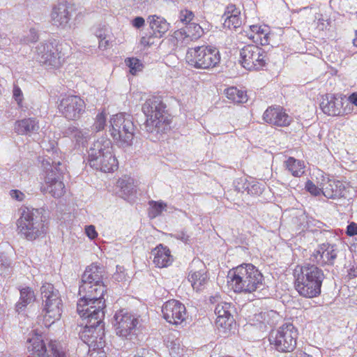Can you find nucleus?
Here are the masks:
<instances>
[{
	"instance_id": "obj_1",
	"label": "nucleus",
	"mask_w": 357,
	"mask_h": 357,
	"mask_svg": "<svg viewBox=\"0 0 357 357\" xmlns=\"http://www.w3.org/2000/svg\"><path fill=\"white\" fill-rule=\"evenodd\" d=\"M77 301V311L79 316L86 321V325L82 332L80 338L87 344H94L98 347L104 346V326L105 300L104 296L98 294L83 293Z\"/></svg>"
},
{
	"instance_id": "obj_2",
	"label": "nucleus",
	"mask_w": 357,
	"mask_h": 357,
	"mask_svg": "<svg viewBox=\"0 0 357 357\" xmlns=\"http://www.w3.org/2000/svg\"><path fill=\"white\" fill-rule=\"evenodd\" d=\"M228 283L236 293H252L262 289L264 278L261 273L251 264H243L228 273Z\"/></svg>"
},
{
	"instance_id": "obj_3",
	"label": "nucleus",
	"mask_w": 357,
	"mask_h": 357,
	"mask_svg": "<svg viewBox=\"0 0 357 357\" xmlns=\"http://www.w3.org/2000/svg\"><path fill=\"white\" fill-rule=\"evenodd\" d=\"M294 277L295 289L301 296L312 298L320 295L325 278L321 268L314 264H306L295 269Z\"/></svg>"
},
{
	"instance_id": "obj_4",
	"label": "nucleus",
	"mask_w": 357,
	"mask_h": 357,
	"mask_svg": "<svg viewBox=\"0 0 357 357\" xmlns=\"http://www.w3.org/2000/svg\"><path fill=\"white\" fill-rule=\"evenodd\" d=\"M165 107L160 97L151 98L142 105V112L146 116L144 128L151 140L158 139L170 128L168 119L164 116Z\"/></svg>"
},
{
	"instance_id": "obj_5",
	"label": "nucleus",
	"mask_w": 357,
	"mask_h": 357,
	"mask_svg": "<svg viewBox=\"0 0 357 357\" xmlns=\"http://www.w3.org/2000/svg\"><path fill=\"white\" fill-rule=\"evenodd\" d=\"M49 155H45L42 164L46 169L45 184L40 190L43 193H49L55 198H59L65 192V185L62 181V174L66 170L65 165L61 163L58 155L54 157V151L47 150Z\"/></svg>"
},
{
	"instance_id": "obj_6",
	"label": "nucleus",
	"mask_w": 357,
	"mask_h": 357,
	"mask_svg": "<svg viewBox=\"0 0 357 357\" xmlns=\"http://www.w3.org/2000/svg\"><path fill=\"white\" fill-rule=\"evenodd\" d=\"M45 222L40 209L25 207L17 221V232L22 238L34 241L46 234L48 227Z\"/></svg>"
},
{
	"instance_id": "obj_7",
	"label": "nucleus",
	"mask_w": 357,
	"mask_h": 357,
	"mask_svg": "<svg viewBox=\"0 0 357 357\" xmlns=\"http://www.w3.org/2000/svg\"><path fill=\"white\" fill-rule=\"evenodd\" d=\"M109 131L119 146L126 148L132 146L136 133L133 117L126 113L112 116Z\"/></svg>"
},
{
	"instance_id": "obj_8",
	"label": "nucleus",
	"mask_w": 357,
	"mask_h": 357,
	"mask_svg": "<svg viewBox=\"0 0 357 357\" xmlns=\"http://www.w3.org/2000/svg\"><path fill=\"white\" fill-rule=\"evenodd\" d=\"M40 291L42 314L45 325L50 326L60 319L63 311V302L59 291L50 283L43 284Z\"/></svg>"
},
{
	"instance_id": "obj_9",
	"label": "nucleus",
	"mask_w": 357,
	"mask_h": 357,
	"mask_svg": "<svg viewBox=\"0 0 357 357\" xmlns=\"http://www.w3.org/2000/svg\"><path fill=\"white\" fill-rule=\"evenodd\" d=\"M185 60L190 66L205 70L215 67L220 61V56L216 48L202 45L188 48Z\"/></svg>"
},
{
	"instance_id": "obj_10",
	"label": "nucleus",
	"mask_w": 357,
	"mask_h": 357,
	"mask_svg": "<svg viewBox=\"0 0 357 357\" xmlns=\"http://www.w3.org/2000/svg\"><path fill=\"white\" fill-rule=\"evenodd\" d=\"M298 331L291 324H285L277 329L272 330L268 336L271 348L287 353L293 351L296 347Z\"/></svg>"
},
{
	"instance_id": "obj_11",
	"label": "nucleus",
	"mask_w": 357,
	"mask_h": 357,
	"mask_svg": "<svg viewBox=\"0 0 357 357\" xmlns=\"http://www.w3.org/2000/svg\"><path fill=\"white\" fill-rule=\"evenodd\" d=\"M105 270L103 266L91 264L88 266L82 277V284L79 287L78 294L83 293L98 294L104 296L106 292L105 286L102 283Z\"/></svg>"
},
{
	"instance_id": "obj_12",
	"label": "nucleus",
	"mask_w": 357,
	"mask_h": 357,
	"mask_svg": "<svg viewBox=\"0 0 357 357\" xmlns=\"http://www.w3.org/2000/svg\"><path fill=\"white\" fill-rule=\"evenodd\" d=\"M36 59L43 65L50 68H59L64 61V54L61 47L55 40L40 43L35 48Z\"/></svg>"
},
{
	"instance_id": "obj_13",
	"label": "nucleus",
	"mask_w": 357,
	"mask_h": 357,
	"mask_svg": "<svg viewBox=\"0 0 357 357\" xmlns=\"http://www.w3.org/2000/svg\"><path fill=\"white\" fill-rule=\"evenodd\" d=\"M240 62L248 70H259L266 67L268 57L267 52L261 47L248 45L240 51Z\"/></svg>"
},
{
	"instance_id": "obj_14",
	"label": "nucleus",
	"mask_w": 357,
	"mask_h": 357,
	"mask_svg": "<svg viewBox=\"0 0 357 357\" xmlns=\"http://www.w3.org/2000/svg\"><path fill=\"white\" fill-rule=\"evenodd\" d=\"M139 319L135 315L124 310L117 312L113 321L117 335L128 340H132L136 335Z\"/></svg>"
},
{
	"instance_id": "obj_15",
	"label": "nucleus",
	"mask_w": 357,
	"mask_h": 357,
	"mask_svg": "<svg viewBox=\"0 0 357 357\" xmlns=\"http://www.w3.org/2000/svg\"><path fill=\"white\" fill-rule=\"evenodd\" d=\"M86 104L78 96L62 98L58 105L59 112L68 120H77L85 112Z\"/></svg>"
},
{
	"instance_id": "obj_16",
	"label": "nucleus",
	"mask_w": 357,
	"mask_h": 357,
	"mask_svg": "<svg viewBox=\"0 0 357 357\" xmlns=\"http://www.w3.org/2000/svg\"><path fill=\"white\" fill-rule=\"evenodd\" d=\"M163 318L170 324H181L186 317L185 306L179 301L172 299L165 302L162 307Z\"/></svg>"
},
{
	"instance_id": "obj_17",
	"label": "nucleus",
	"mask_w": 357,
	"mask_h": 357,
	"mask_svg": "<svg viewBox=\"0 0 357 357\" xmlns=\"http://www.w3.org/2000/svg\"><path fill=\"white\" fill-rule=\"evenodd\" d=\"M73 16V7L67 2H60L54 5L51 12L52 25L61 29L70 27V22Z\"/></svg>"
},
{
	"instance_id": "obj_18",
	"label": "nucleus",
	"mask_w": 357,
	"mask_h": 357,
	"mask_svg": "<svg viewBox=\"0 0 357 357\" xmlns=\"http://www.w3.org/2000/svg\"><path fill=\"white\" fill-rule=\"evenodd\" d=\"M263 118L266 123L280 127L287 126L292 121V118L280 107H269L264 112Z\"/></svg>"
},
{
	"instance_id": "obj_19",
	"label": "nucleus",
	"mask_w": 357,
	"mask_h": 357,
	"mask_svg": "<svg viewBox=\"0 0 357 357\" xmlns=\"http://www.w3.org/2000/svg\"><path fill=\"white\" fill-rule=\"evenodd\" d=\"M342 98L333 94H326L322 97L320 108L328 116H339L344 114Z\"/></svg>"
},
{
	"instance_id": "obj_20",
	"label": "nucleus",
	"mask_w": 357,
	"mask_h": 357,
	"mask_svg": "<svg viewBox=\"0 0 357 357\" xmlns=\"http://www.w3.org/2000/svg\"><path fill=\"white\" fill-rule=\"evenodd\" d=\"M89 163L93 169L103 172H112L118 168V161L113 149L109 152H105V155L101 158H96Z\"/></svg>"
},
{
	"instance_id": "obj_21",
	"label": "nucleus",
	"mask_w": 357,
	"mask_h": 357,
	"mask_svg": "<svg viewBox=\"0 0 357 357\" xmlns=\"http://www.w3.org/2000/svg\"><path fill=\"white\" fill-rule=\"evenodd\" d=\"M337 251L335 245L323 243L313 253L312 257L321 265H333L337 257Z\"/></svg>"
},
{
	"instance_id": "obj_22",
	"label": "nucleus",
	"mask_w": 357,
	"mask_h": 357,
	"mask_svg": "<svg viewBox=\"0 0 357 357\" xmlns=\"http://www.w3.org/2000/svg\"><path fill=\"white\" fill-rule=\"evenodd\" d=\"M231 305L228 303H218L215 308L216 314L215 324L218 328L229 330L234 323V318L231 314Z\"/></svg>"
},
{
	"instance_id": "obj_23",
	"label": "nucleus",
	"mask_w": 357,
	"mask_h": 357,
	"mask_svg": "<svg viewBox=\"0 0 357 357\" xmlns=\"http://www.w3.org/2000/svg\"><path fill=\"white\" fill-rule=\"evenodd\" d=\"M26 344L29 352L27 357H50L40 335L29 334Z\"/></svg>"
},
{
	"instance_id": "obj_24",
	"label": "nucleus",
	"mask_w": 357,
	"mask_h": 357,
	"mask_svg": "<svg viewBox=\"0 0 357 357\" xmlns=\"http://www.w3.org/2000/svg\"><path fill=\"white\" fill-rule=\"evenodd\" d=\"M113 149V145L110 139L102 137L96 141L89 151V162L98 159L105 155V152H109Z\"/></svg>"
},
{
	"instance_id": "obj_25",
	"label": "nucleus",
	"mask_w": 357,
	"mask_h": 357,
	"mask_svg": "<svg viewBox=\"0 0 357 357\" xmlns=\"http://www.w3.org/2000/svg\"><path fill=\"white\" fill-rule=\"evenodd\" d=\"M202 266L199 270L192 269L188 274V280L192 288L197 291L203 289L208 280L207 271L204 264L199 263Z\"/></svg>"
},
{
	"instance_id": "obj_26",
	"label": "nucleus",
	"mask_w": 357,
	"mask_h": 357,
	"mask_svg": "<svg viewBox=\"0 0 357 357\" xmlns=\"http://www.w3.org/2000/svg\"><path fill=\"white\" fill-rule=\"evenodd\" d=\"M345 188L340 181L330 180L323 184L321 193L328 199H336L344 196Z\"/></svg>"
},
{
	"instance_id": "obj_27",
	"label": "nucleus",
	"mask_w": 357,
	"mask_h": 357,
	"mask_svg": "<svg viewBox=\"0 0 357 357\" xmlns=\"http://www.w3.org/2000/svg\"><path fill=\"white\" fill-rule=\"evenodd\" d=\"M151 255L153 256L154 264L159 268L166 267L173 261L169 249L162 244L155 248L151 251Z\"/></svg>"
},
{
	"instance_id": "obj_28",
	"label": "nucleus",
	"mask_w": 357,
	"mask_h": 357,
	"mask_svg": "<svg viewBox=\"0 0 357 357\" xmlns=\"http://www.w3.org/2000/svg\"><path fill=\"white\" fill-rule=\"evenodd\" d=\"M39 129L38 121L35 118H26L15 121L14 130L18 135H31Z\"/></svg>"
},
{
	"instance_id": "obj_29",
	"label": "nucleus",
	"mask_w": 357,
	"mask_h": 357,
	"mask_svg": "<svg viewBox=\"0 0 357 357\" xmlns=\"http://www.w3.org/2000/svg\"><path fill=\"white\" fill-rule=\"evenodd\" d=\"M147 21L155 37H162L169 29V24L160 16L150 15Z\"/></svg>"
},
{
	"instance_id": "obj_30",
	"label": "nucleus",
	"mask_w": 357,
	"mask_h": 357,
	"mask_svg": "<svg viewBox=\"0 0 357 357\" xmlns=\"http://www.w3.org/2000/svg\"><path fill=\"white\" fill-rule=\"evenodd\" d=\"M65 137H68L78 145L84 144L89 137V129H80L75 126H70L63 131Z\"/></svg>"
},
{
	"instance_id": "obj_31",
	"label": "nucleus",
	"mask_w": 357,
	"mask_h": 357,
	"mask_svg": "<svg viewBox=\"0 0 357 357\" xmlns=\"http://www.w3.org/2000/svg\"><path fill=\"white\" fill-rule=\"evenodd\" d=\"M224 93L229 100L235 103H243L248 100L246 93L235 86L226 89Z\"/></svg>"
},
{
	"instance_id": "obj_32",
	"label": "nucleus",
	"mask_w": 357,
	"mask_h": 357,
	"mask_svg": "<svg viewBox=\"0 0 357 357\" xmlns=\"http://www.w3.org/2000/svg\"><path fill=\"white\" fill-rule=\"evenodd\" d=\"M34 292L31 288L26 287L20 291V298L16 304V310L20 312L24 307L29 304L34 299Z\"/></svg>"
},
{
	"instance_id": "obj_33",
	"label": "nucleus",
	"mask_w": 357,
	"mask_h": 357,
	"mask_svg": "<svg viewBox=\"0 0 357 357\" xmlns=\"http://www.w3.org/2000/svg\"><path fill=\"white\" fill-rule=\"evenodd\" d=\"M117 185L121 188V192L127 196L131 195L137 191V187L134 185V180L126 176L118 181Z\"/></svg>"
},
{
	"instance_id": "obj_34",
	"label": "nucleus",
	"mask_w": 357,
	"mask_h": 357,
	"mask_svg": "<svg viewBox=\"0 0 357 357\" xmlns=\"http://www.w3.org/2000/svg\"><path fill=\"white\" fill-rule=\"evenodd\" d=\"M287 169L291 172V174L296 177H300L304 173V165L303 162L296 160L294 158H289L285 162Z\"/></svg>"
},
{
	"instance_id": "obj_35",
	"label": "nucleus",
	"mask_w": 357,
	"mask_h": 357,
	"mask_svg": "<svg viewBox=\"0 0 357 357\" xmlns=\"http://www.w3.org/2000/svg\"><path fill=\"white\" fill-rule=\"evenodd\" d=\"M241 13H237V15H228L227 17L223 18L224 23L223 26L225 28H228L229 29H236L239 27L241 24V18L240 17Z\"/></svg>"
},
{
	"instance_id": "obj_36",
	"label": "nucleus",
	"mask_w": 357,
	"mask_h": 357,
	"mask_svg": "<svg viewBox=\"0 0 357 357\" xmlns=\"http://www.w3.org/2000/svg\"><path fill=\"white\" fill-rule=\"evenodd\" d=\"M167 346L169 349V354L172 357H180L183 354V349L181 345L179 340H168Z\"/></svg>"
},
{
	"instance_id": "obj_37",
	"label": "nucleus",
	"mask_w": 357,
	"mask_h": 357,
	"mask_svg": "<svg viewBox=\"0 0 357 357\" xmlns=\"http://www.w3.org/2000/svg\"><path fill=\"white\" fill-rule=\"evenodd\" d=\"M187 34H190L191 38L198 39L203 33L202 28L197 23H190L182 29Z\"/></svg>"
},
{
	"instance_id": "obj_38",
	"label": "nucleus",
	"mask_w": 357,
	"mask_h": 357,
	"mask_svg": "<svg viewBox=\"0 0 357 357\" xmlns=\"http://www.w3.org/2000/svg\"><path fill=\"white\" fill-rule=\"evenodd\" d=\"M174 38L176 40L177 43H180L181 46H187L190 42L196 40L191 38V36L187 34L182 29L174 33Z\"/></svg>"
},
{
	"instance_id": "obj_39",
	"label": "nucleus",
	"mask_w": 357,
	"mask_h": 357,
	"mask_svg": "<svg viewBox=\"0 0 357 357\" xmlns=\"http://www.w3.org/2000/svg\"><path fill=\"white\" fill-rule=\"evenodd\" d=\"M125 63L130 68V73L132 75H136L142 69V64L140 61L136 58H127L125 60Z\"/></svg>"
},
{
	"instance_id": "obj_40",
	"label": "nucleus",
	"mask_w": 357,
	"mask_h": 357,
	"mask_svg": "<svg viewBox=\"0 0 357 357\" xmlns=\"http://www.w3.org/2000/svg\"><path fill=\"white\" fill-rule=\"evenodd\" d=\"M150 205L151 207L149 210V216L152 218L160 215L166 207V204L162 202L151 201Z\"/></svg>"
},
{
	"instance_id": "obj_41",
	"label": "nucleus",
	"mask_w": 357,
	"mask_h": 357,
	"mask_svg": "<svg viewBox=\"0 0 357 357\" xmlns=\"http://www.w3.org/2000/svg\"><path fill=\"white\" fill-rule=\"evenodd\" d=\"M106 125V115L101 112L96 116V121L93 125V130L99 132L103 130Z\"/></svg>"
},
{
	"instance_id": "obj_42",
	"label": "nucleus",
	"mask_w": 357,
	"mask_h": 357,
	"mask_svg": "<svg viewBox=\"0 0 357 357\" xmlns=\"http://www.w3.org/2000/svg\"><path fill=\"white\" fill-rule=\"evenodd\" d=\"M247 191L248 194L251 195H258L261 193L262 188L261 185L259 183H254L251 185L250 183L246 184V186H243V188H238V192H244Z\"/></svg>"
},
{
	"instance_id": "obj_43",
	"label": "nucleus",
	"mask_w": 357,
	"mask_h": 357,
	"mask_svg": "<svg viewBox=\"0 0 357 357\" xmlns=\"http://www.w3.org/2000/svg\"><path fill=\"white\" fill-rule=\"evenodd\" d=\"M194 17L195 15L191 10H189L188 9H182L179 13L178 18L182 23L185 24V25H187L190 23H192L191 22L193 20Z\"/></svg>"
},
{
	"instance_id": "obj_44",
	"label": "nucleus",
	"mask_w": 357,
	"mask_h": 357,
	"mask_svg": "<svg viewBox=\"0 0 357 357\" xmlns=\"http://www.w3.org/2000/svg\"><path fill=\"white\" fill-rule=\"evenodd\" d=\"M96 36L99 38V46L100 50H105L109 47V41L106 39L105 33H102V30L100 29L96 32Z\"/></svg>"
},
{
	"instance_id": "obj_45",
	"label": "nucleus",
	"mask_w": 357,
	"mask_h": 357,
	"mask_svg": "<svg viewBox=\"0 0 357 357\" xmlns=\"http://www.w3.org/2000/svg\"><path fill=\"white\" fill-rule=\"evenodd\" d=\"M38 39V34L37 31L31 28L29 30V32L26 36H25L22 39V41L24 43H34L36 42Z\"/></svg>"
},
{
	"instance_id": "obj_46",
	"label": "nucleus",
	"mask_w": 357,
	"mask_h": 357,
	"mask_svg": "<svg viewBox=\"0 0 357 357\" xmlns=\"http://www.w3.org/2000/svg\"><path fill=\"white\" fill-rule=\"evenodd\" d=\"M305 189L314 196L319 195L321 193V188L317 187L311 181L306 182Z\"/></svg>"
},
{
	"instance_id": "obj_47",
	"label": "nucleus",
	"mask_w": 357,
	"mask_h": 357,
	"mask_svg": "<svg viewBox=\"0 0 357 357\" xmlns=\"http://www.w3.org/2000/svg\"><path fill=\"white\" fill-rule=\"evenodd\" d=\"M237 13H241L240 10L238 9L234 4H229L226 8L225 12L222 15V18H225L228 15H237Z\"/></svg>"
},
{
	"instance_id": "obj_48",
	"label": "nucleus",
	"mask_w": 357,
	"mask_h": 357,
	"mask_svg": "<svg viewBox=\"0 0 357 357\" xmlns=\"http://www.w3.org/2000/svg\"><path fill=\"white\" fill-rule=\"evenodd\" d=\"M10 195L13 199L17 201H22L25 197L24 194L18 190H10Z\"/></svg>"
},
{
	"instance_id": "obj_49",
	"label": "nucleus",
	"mask_w": 357,
	"mask_h": 357,
	"mask_svg": "<svg viewBox=\"0 0 357 357\" xmlns=\"http://www.w3.org/2000/svg\"><path fill=\"white\" fill-rule=\"evenodd\" d=\"M85 232L87 236L91 239H94L98 235L95 227L93 225L86 226L85 229Z\"/></svg>"
},
{
	"instance_id": "obj_50",
	"label": "nucleus",
	"mask_w": 357,
	"mask_h": 357,
	"mask_svg": "<svg viewBox=\"0 0 357 357\" xmlns=\"http://www.w3.org/2000/svg\"><path fill=\"white\" fill-rule=\"evenodd\" d=\"M145 24V20L142 17H136L132 20V25L137 28L140 29Z\"/></svg>"
},
{
	"instance_id": "obj_51",
	"label": "nucleus",
	"mask_w": 357,
	"mask_h": 357,
	"mask_svg": "<svg viewBox=\"0 0 357 357\" xmlns=\"http://www.w3.org/2000/svg\"><path fill=\"white\" fill-rule=\"evenodd\" d=\"M347 234L349 236L357 235V224L351 222L347 227Z\"/></svg>"
},
{
	"instance_id": "obj_52",
	"label": "nucleus",
	"mask_w": 357,
	"mask_h": 357,
	"mask_svg": "<svg viewBox=\"0 0 357 357\" xmlns=\"http://www.w3.org/2000/svg\"><path fill=\"white\" fill-rule=\"evenodd\" d=\"M174 237L178 240H181L185 243H187L189 241L190 238V236L183 231L174 234Z\"/></svg>"
},
{
	"instance_id": "obj_53",
	"label": "nucleus",
	"mask_w": 357,
	"mask_h": 357,
	"mask_svg": "<svg viewBox=\"0 0 357 357\" xmlns=\"http://www.w3.org/2000/svg\"><path fill=\"white\" fill-rule=\"evenodd\" d=\"M323 15L321 14H317L315 15V18L317 20V27L321 29V30H324L325 29H326L327 27V25L324 23V22H326V20H325L323 17Z\"/></svg>"
},
{
	"instance_id": "obj_54",
	"label": "nucleus",
	"mask_w": 357,
	"mask_h": 357,
	"mask_svg": "<svg viewBox=\"0 0 357 357\" xmlns=\"http://www.w3.org/2000/svg\"><path fill=\"white\" fill-rule=\"evenodd\" d=\"M13 98L18 103L22 100V92L17 86L13 88Z\"/></svg>"
},
{
	"instance_id": "obj_55",
	"label": "nucleus",
	"mask_w": 357,
	"mask_h": 357,
	"mask_svg": "<svg viewBox=\"0 0 357 357\" xmlns=\"http://www.w3.org/2000/svg\"><path fill=\"white\" fill-rule=\"evenodd\" d=\"M253 29H256V31H257V32L258 33L264 34V39L261 38V44L262 45H264L266 43H268V35H267V33H265L263 29H261L260 27H257V26H254Z\"/></svg>"
},
{
	"instance_id": "obj_56",
	"label": "nucleus",
	"mask_w": 357,
	"mask_h": 357,
	"mask_svg": "<svg viewBox=\"0 0 357 357\" xmlns=\"http://www.w3.org/2000/svg\"><path fill=\"white\" fill-rule=\"evenodd\" d=\"M50 347H51L53 354L55 357H66L65 354L59 352L56 348L54 343L51 342Z\"/></svg>"
},
{
	"instance_id": "obj_57",
	"label": "nucleus",
	"mask_w": 357,
	"mask_h": 357,
	"mask_svg": "<svg viewBox=\"0 0 357 357\" xmlns=\"http://www.w3.org/2000/svg\"><path fill=\"white\" fill-rule=\"evenodd\" d=\"M348 101L357 107V91L350 94L348 97Z\"/></svg>"
},
{
	"instance_id": "obj_58",
	"label": "nucleus",
	"mask_w": 357,
	"mask_h": 357,
	"mask_svg": "<svg viewBox=\"0 0 357 357\" xmlns=\"http://www.w3.org/2000/svg\"><path fill=\"white\" fill-rule=\"evenodd\" d=\"M9 266V264L7 262L6 257L1 254L0 255V266L7 267Z\"/></svg>"
},
{
	"instance_id": "obj_59",
	"label": "nucleus",
	"mask_w": 357,
	"mask_h": 357,
	"mask_svg": "<svg viewBox=\"0 0 357 357\" xmlns=\"http://www.w3.org/2000/svg\"><path fill=\"white\" fill-rule=\"evenodd\" d=\"M245 179L240 178L239 181H237V185H236V189L238 191V188H243V186H246L248 184L246 182H244Z\"/></svg>"
},
{
	"instance_id": "obj_60",
	"label": "nucleus",
	"mask_w": 357,
	"mask_h": 357,
	"mask_svg": "<svg viewBox=\"0 0 357 357\" xmlns=\"http://www.w3.org/2000/svg\"><path fill=\"white\" fill-rule=\"evenodd\" d=\"M298 357H311L310 355L307 354L306 353L301 352Z\"/></svg>"
},
{
	"instance_id": "obj_61",
	"label": "nucleus",
	"mask_w": 357,
	"mask_h": 357,
	"mask_svg": "<svg viewBox=\"0 0 357 357\" xmlns=\"http://www.w3.org/2000/svg\"><path fill=\"white\" fill-rule=\"evenodd\" d=\"M90 357H105V355H99L98 354H97L95 356H93V354H91L90 356Z\"/></svg>"
},
{
	"instance_id": "obj_62",
	"label": "nucleus",
	"mask_w": 357,
	"mask_h": 357,
	"mask_svg": "<svg viewBox=\"0 0 357 357\" xmlns=\"http://www.w3.org/2000/svg\"><path fill=\"white\" fill-rule=\"evenodd\" d=\"M353 44L357 47V36L353 40Z\"/></svg>"
},
{
	"instance_id": "obj_63",
	"label": "nucleus",
	"mask_w": 357,
	"mask_h": 357,
	"mask_svg": "<svg viewBox=\"0 0 357 357\" xmlns=\"http://www.w3.org/2000/svg\"><path fill=\"white\" fill-rule=\"evenodd\" d=\"M133 357H144V356H135Z\"/></svg>"
}]
</instances>
